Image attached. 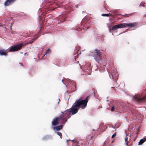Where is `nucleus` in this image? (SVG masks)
Listing matches in <instances>:
<instances>
[{
  "label": "nucleus",
  "instance_id": "c756f323",
  "mask_svg": "<svg viewBox=\"0 0 146 146\" xmlns=\"http://www.w3.org/2000/svg\"><path fill=\"white\" fill-rule=\"evenodd\" d=\"M77 51H78L77 50H76V52H77Z\"/></svg>",
  "mask_w": 146,
  "mask_h": 146
},
{
  "label": "nucleus",
  "instance_id": "9b49d317",
  "mask_svg": "<svg viewBox=\"0 0 146 146\" xmlns=\"http://www.w3.org/2000/svg\"><path fill=\"white\" fill-rule=\"evenodd\" d=\"M146 141V138L141 139L138 143V145H142Z\"/></svg>",
  "mask_w": 146,
  "mask_h": 146
},
{
  "label": "nucleus",
  "instance_id": "f257e3e1",
  "mask_svg": "<svg viewBox=\"0 0 146 146\" xmlns=\"http://www.w3.org/2000/svg\"><path fill=\"white\" fill-rule=\"evenodd\" d=\"M64 117V114H61L59 117L54 119L51 122L52 125L55 126L59 124L65 125L66 122L67 121V119H66Z\"/></svg>",
  "mask_w": 146,
  "mask_h": 146
},
{
  "label": "nucleus",
  "instance_id": "bb28decb",
  "mask_svg": "<svg viewBox=\"0 0 146 146\" xmlns=\"http://www.w3.org/2000/svg\"><path fill=\"white\" fill-rule=\"evenodd\" d=\"M131 112H132V114H133V115L134 114V113H133V111H132Z\"/></svg>",
  "mask_w": 146,
  "mask_h": 146
},
{
  "label": "nucleus",
  "instance_id": "f03ea898",
  "mask_svg": "<svg viewBox=\"0 0 146 146\" xmlns=\"http://www.w3.org/2000/svg\"><path fill=\"white\" fill-rule=\"evenodd\" d=\"M88 97H87L84 100H82L81 99L77 100L74 103L76 106H77L79 108H81L82 109H84L86 106L88 99Z\"/></svg>",
  "mask_w": 146,
  "mask_h": 146
},
{
  "label": "nucleus",
  "instance_id": "39448f33",
  "mask_svg": "<svg viewBox=\"0 0 146 146\" xmlns=\"http://www.w3.org/2000/svg\"><path fill=\"white\" fill-rule=\"evenodd\" d=\"M23 46V44H19L12 46H11L8 50L9 52H14L19 50L21 49Z\"/></svg>",
  "mask_w": 146,
  "mask_h": 146
},
{
  "label": "nucleus",
  "instance_id": "c85d7f7f",
  "mask_svg": "<svg viewBox=\"0 0 146 146\" xmlns=\"http://www.w3.org/2000/svg\"><path fill=\"white\" fill-rule=\"evenodd\" d=\"M78 50H79V48H80V47H78Z\"/></svg>",
  "mask_w": 146,
  "mask_h": 146
},
{
  "label": "nucleus",
  "instance_id": "b1692460",
  "mask_svg": "<svg viewBox=\"0 0 146 146\" xmlns=\"http://www.w3.org/2000/svg\"><path fill=\"white\" fill-rule=\"evenodd\" d=\"M104 7L106 9V10H107L106 7V5H105V4H104Z\"/></svg>",
  "mask_w": 146,
  "mask_h": 146
},
{
  "label": "nucleus",
  "instance_id": "393cba45",
  "mask_svg": "<svg viewBox=\"0 0 146 146\" xmlns=\"http://www.w3.org/2000/svg\"><path fill=\"white\" fill-rule=\"evenodd\" d=\"M58 100L59 101L58 102V104H59V102L60 101V99H59V98L58 99Z\"/></svg>",
  "mask_w": 146,
  "mask_h": 146
},
{
  "label": "nucleus",
  "instance_id": "473e14b6",
  "mask_svg": "<svg viewBox=\"0 0 146 146\" xmlns=\"http://www.w3.org/2000/svg\"><path fill=\"white\" fill-rule=\"evenodd\" d=\"M62 82H63V80H62Z\"/></svg>",
  "mask_w": 146,
  "mask_h": 146
},
{
  "label": "nucleus",
  "instance_id": "72a5a7b5",
  "mask_svg": "<svg viewBox=\"0 0 146 146\" xmlns=\"http://www.w3.org/2000/svg\"><path fill=\"white\" fill-rule=\"evenodd\" d=\"M92 137H91V138H92Z\"/></svg>",
  "mask_w": 146,
  "mask_h": 146
},
{
  "label": "nucleus",
  "instance_id": "cd10ccee",
  "mask_svg": "<svg viewBox=\"0 0 146 146\" xmlns=\"http://www.w3.org/2000/svg\"><path fill=\"white\" fill-rule=\"evenodd\" d=\"M21 65H22V66L23 65V64L22 63H21Z\"/></svg>",
  "mask_w": 146,
  "mask_h": 146
},
{
  "label": "nucleus",
  "instance_id": "423d86ee",
  "mask_svg": "<svg viewBox=\"0 0 146 146\" xmlns=\"http://www.w3.org/2000/svg\"><path fill=\"white\" fill-rule=\"evenodd\" d=\"M133 98L136 101L141 102H144L146 100V96H140L137 95L134 96L133 97Z\"/></svg>",
  "mask_w": 146,
  "mask_h": 146
},
{
  "label": "nucleus",
  "instance_id": "4be33fe9",
  "mask_svg": "<svg viewBox=\"0 0 146 146\" xmlns=\"http://www.w3.org/2000/svg\"><path fill=\"white\" fill-rule=\"evenodd\" d=\"M78 31H82V29L81 28H78L76 29Z\"/></svg>",
  "mask_w": 146,
  "mask_h": 146
},
{
  "label": "nucleus",
  "instance_id": "1a4fd4ad",
  "mask_svg": "<svg viewBox=\"0 0 146 146\" xmlns=\"http://www.w3.org/2000/svg\"><path fill=\"white\" fill-rule=\"evenodd\" d=\"M15 0H7L4 3V5L5 6H8L13 3Z\"/></svg>",
  "mask_w": 146,
  "mask_h": 146
},
{
  "label": "nucleus",
  "instance_id": "6e6552de",
  "mask_svg": "<svg viewBox=\"0 0 146 146\" xmlns=\"http://www.w3.org/2000/svg\"><path fill=\"white\" fill-rule=\"evenodd\" d=\"M9 52L7 50H5L3 49H0V55L7 56V53Z\"/></svg>",
  "mask_w": 146,
  "mask_h": 146
},
{
  "label": "nucleus",
  "instance_id": "f3484780",
  "mask_svg": "<svg viewBox=\"0 0 146 146\" xmlns=\"http://www.w3.org/2000/svg\"><path fill=\"white\" fill-rule=\"evenodd\" d=\"M57 133L58 135L60 136V138L61 139L62 137V133L61 132H57Z\"/></svg>",
  "mask_w": 146,
  "mask_h": 146
},
{
  "label": "nucleus",
  "instance_id": "dca6fc26",
  "mask_svg": "<svg viewBox=\"0 0 146 146\" xmlns=\"http://www.w3.org/2000/svg\"><path fill=\"white\" fill-rule=\"evenodd\" d=\"M67 111L68 112H69V111H67V110H66L64 111V112H61V113H62V114H64V117L66 115V114L67 113Z\"/></svg>",
  "mask_w": 146,
  "mask_h": 146
},
{
  "label": "nucleus",
  "instance_id": "0eeeda50",
  "mask_svg": "<svg viewBox=\"0 0 146 146\" xmlns=\"http://www.w3.org/2000/svg\"><path fill=\"white\" fill-rule=\"evenodd\" d=\"M79 109L77 106H76L74 103L72 107L71 110H67V111H69L70 113H71L72 115H74L78 112Z\"/></svg>",
  "mask_w": 146,
  "mask_h": 146
},
{
  "label": "nucleus",
  "instance_id": "2f4dec72",
  "mask_svg": "<svg viewBox=\"0 0 146 146\" xmlns=\"http://www.w3.org/2000/svg\"><path fill=\"white\" fill-rule=\"evenodd\" d=\"M1 26H2L1 25H0V27Z\"/></svg>",
  "mask_w": 146,
  "mask_h": 146
},
{
  "label": "nucleus",
  "instance_id": "9d476101",
  "mask_svg": "<svg viewBox=\"0 0 146 146\" xmlns=\"http://www.w3.org/2000/svg\"><path fill=\"white\" fill-rule=\"evenodd\" d=\"M64 125L61 124V125L59 126L54 127H52V128L54 130H56L57 131H59L62 129L63 126Z\"/></svg>",
  "mask_w": 146,
  "mask_h": 146
},
{
  "label": "nucleus",
  "instance_id": "6ab92c4d",
  "mask_svg": "<svg viewBox=\"0 0 146 146\" xmlns=\"http://www.w3.org/2000/svg\"><path fill=\"white\" fill-rule=\"evenodd\" d=\"M109 77L110 78L113 79L114 78L113 74H111V75H109Z\"/></svg>",
  "mask_w": 146,
  "mask_h": 146
},
{
  "label": "nucleus",
  "instance_id": "412c9836",
  "mask_svg": "<svg viewBox=\"0 0 146 146\" xmlns=\"http://www.w3.org/2000/svg\"><path fill=\"white\" fill-rule=\"evenodd\" d=\"M114 108L115 107L114 106H113L112 107L111 109V111H113L114 110Z\"/></svg>",
  "mask_w": 146,
  "mask_h": 146
},
{
  "label": "nucleus",
  "instance_id": "4468645a",
  "mask_svg": "<svg viewBox=\"0 0 146 146\" xmlns=\"http://www.w3.org/2000/svg\"><path fill=\"white\" fill-rule=\"evenodd\" d=\"M38 37H34L33 39L29 41V43H31L33 42L34 41L36 40L38 38Z\"/></svg>",
  "mask_w": 146,
  "mask_h": 146
},
{
  "label": "nucleus",
  "instance_id": "aec40b11",
  "mask_svg": "<svg viewBox=\"0 0 146 146\" xmlns=\"http://www.w3.org/2000/svg\"><path fill=\"white\" fill-rule=\"evenodd\" d=\"M116 135V133H115L111 136V138H114Z\"/></svg>",
  "mask_w": 146,
  "mask_h": 146
},
{
  "label": "nucleus",
  "instance_id": "f8f14e48",
  "mask_svg": "<svg viewBox=\"0 0 146 146\" xmlns=\"http://www.w3.org/2000/svg\"><path fill=\"white\" fill-rule=\"evenodd\" d=\"M71 113H70L69 112L67 113L66 114V117H65V118L66 119H67V120H68V119L71 116V114H70Z\"/></svg>",
  "mask_w": 146,
  "mask_h": 146
},
{
  "label": "nucleus",
  "instance_id": "2eb2a0df",
  "mask_svg": "<svg viewBox=\"0 0 146 146\" xmlns=\"http://www.w3.org/2000/svg\"><path fill=\"white\" fill-rule=\"evenodd\" d=\"M128 138L127 137V135L126 137H125V143H126V145H128Z\"/></svg>",
  "mask_w": 146,
  "mask_h": 146
},
{
  "label": "nucleus",
  "instance_id": "ddd939ff",
  "mask_svg": "<svg viewBox=\"0 0 146 146\" xmlns=\"http://www.w3.org/2000/svg\"><path fill=\"white\" fill-rule=\"evenodd\" d=\"M101 15L103 17H109V16H111V14L110 13L109 14H102Z\"/></svg>",
  "mask_w": 146,
  "mask_h": 146
},
{
  "label": "nucleus",
  "instance_id": "a878e982",
  "mask_svg": "<svg viewBox=\"0 0 146 146\" xmlns=\"http://www.w3.org/2000/svg\"><path fill=\"white\" fill-rule=\"evenodd\" d=\"M78 5H77L76 6V7H77V8H78Z\"/></svg>",
  "mask_w": 146,
  "mask_h": 146
},
{
  "label": "nucleus",
  "instance_id": "7c9ffc66",
  "mask_svg": "<svg viewBox=\"0 0 146 146\" xmlns=\"http://www.w3.org/2000/svg\"><path fill=\"white\" fill-rule=\"evenodd\" d=\"M111 30V29H110V31Z\"/></svg>",
  "mask_w": 146,
  "mask_h": 146
},
{
  "label": "nucleus",
  "instance_id": "20e7f679",
  "mask_svg": "<svg viewBox=\"0 0 146 146\" xmlns=\"http://www.w3.org/2000/svg\"><path fill=\"white\" fill-rule=\"evenodd\" d=\"M92 55L94 58V59L98 62L101 60L102 57V52L97 49L95 50V52H92Z\"/></svg>",
  "mask_w": 146,
  "mask_h": 146
},
{
  "label": "nucleus",
  "instance_id": "7ed1b4c3",
  "mask_svg": "<svg viewBox=\"0 0 146 146\" xmlns=\"http://www.w3.org/2000/svg\"><path fill=\"white\" fill-rule=\"evenodd\" d=\"M137 25L136 23H121L118 25H114L111 28V30H115L121 28L125 27H135Z\"/></svg>",
  "mask_w": 146,
  "mask_h": 146
},
{
  "label": "nucleus",
  "instance_id": "a211bd4d",
  "mask_svg": "<svg viewBox=\"0 0 146 146\" xmlns=\"http://www.w3.org/2000/svg\"><path fill=\"white\" fill-rule=\"evenodd\" d=\"M51 52L50 49V48L48 49L45 52L46 54L50 53Z\"/></svg>",
  "mask_w": 146,
  "mask_h": 146
},
{
  "label": "nucleus",
  "instance_id": "5701e85b",
  "mask_svg": "<svg viewBox=\"0 0 146 146\" xmlns=\"http://www.w3.org/2000/svg\"><path fill=\"white\" fill-rule=\"evenodd\" d=\"M128 15V14H125V15H123L124 17H128L129 16Z\"/></svg>",
  "mask_w": 146,
  "mask_h": 146
}]
</instances>
